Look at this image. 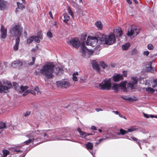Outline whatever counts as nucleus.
<instances>
[{
    "label": "nucleus",
    "instance_id": "28",
    "mask_svg": "<svg viewBox=\"0 0 157 157\" xmlns=\"http://www.w3.org/2000/svg\"><path fill=\"white\" fill-rule=\"evenodd\" d=\"M96 26L99 29L102 30L103 27V25L101 22L100 21H97L95 23Z\"/></svg>",
    "mask_w": 157,
    "mask_h": 157
},
{
    "label": "nucleus",
    "instance_id": "44",
    "mask_svg": "<svg viewBox=\"0 0 157 157\" xmlns=\"http://www.w3.org/2000/svg\"><path fill=\"white\" fill-rule=\"evenodd\" d=\"M121 97L123 99H125L127 100H131V98L129 97H128L126 96H121Z\"/></svg>",
    "mask_w": 157,
    "mask_h": 157
},
{
    "label": "nucleus",
    "instance_id": "29",
    "mask_svg": "<svg viewBox=\"0 0 157 157\" xmlns=\"http://www.w3.org/2000/svg\"><path fill=\"white\" fill-rule=\"evenodd\" d=\"M79 74L78 72H76L73 74L72 79L73 81H78L77 76Z\"/></svg>",
    "mask_w": 157,
    "mask_h": 157
},
{
    "label": "nucleus",
    "instance_id": "60",
    "mask_svg": "<svg viewBox=\"0 0 157 157\" xmlns=\"http://www.w3.org/2000/svg\"><path fill=\"white\" fill-rule=\"evenodd\" d=\"M127 2L129 4H131L132 2L131 0H126Z\"/></svg>",
    "mask_w": 157,
    "mask_h": 157
},
{
    "label": "nucleus",
    "instance_id": "10",
    "mask_svg": "<svg viewBox=\"0 0 157 157\" xmlns=\"http://www.w3.org/2000/svg\"><path fill=\"white\" fill-rule=\"evenodd\" d=\"M56 83L57 86L59 87H63L66 88L69 87L70 86L69 82L66 80H63L57 81Z\"/></svg>",
    "mask_w": 157,
    "mask_h": 157
},
{
    "label": "nucleus",
    "instance_id": "62",
    "mask_svg": "<svg viewBox=\"0 0 157 157\" xmlns=\"http://www.w3.org/2000/svg\"><path fill=\"white\" fill-rule=\"evenodd\" d=\"M24 36L25 37H27V32L26 31H24Z\"/></svg>",
    "mask_w": 157,
    "mask_h": 157
},
{
    "label": "nucleus",
    "instance_id": "7",
    "mask_svg": "<svg viewBox=\"0 0 157 157\" xmlns=\"http://www.w3.org/2000/svg\"><path fill=\"white\" fill-rule=\"evenodd\" d=\"M81 44L80 52L82 56H85L86 53L89 55H92L93 53V51L92 50L88 49L86 48L84 42H82Z\"/></svg>",
    "mask_w": 157,
    "mask_h": 157
},
{
    "label": "nucleus",
    "instance_id": "45",
    "mask_svg": "<svg viewBox=\"0 0 157 157\" xmlns=\"http://www.w3.org/2000/svg\"><path fill=\"white\" fill-rule=\"evenodd\" d=\"M137 50L135 49H134L132 51V52H131V54L132 55H136V54H137Z\"/></svg>",
    "mask_w": 157,
    "mask_h": 157
},
{
    "label": "nucleus",
    "instance_id": "51",
    "mask_svg": "<svg viewBox=\"0 0 157 157\" xmlns=\"http://www.w3.org/2000/svg\"><path fill=\"white\" fill-rule=\"evenodd\" d=\"M149 53V52L148 51H144L143 52V54L144 55L146 56H148Z\"/></svg>",
    "mask_w": 157,
    "mask_h": 157
},
{
    "label": "nucleus",
    "instance_id": "32",
    "mask_svg": "<svg viewBox=\"0 0 157 157\" xmlns=\"http://www.w3.org/2000/svg\"><path fill=\"white\" fill-rule=\"evenodd\" d=\"M56 71L55 72V73L56 74L62 73L63 71L62 68L59 67H56Z\"/></svg>",
    "mask_w": 157,
    "mask_h": 157
},
{
    "label": "nucleus",
    "instance_id": "5",
    "mask_svg": "<svg viewBox=\"0 0 157 157\" xmlns=\"http://www.w3.org/2000/svg\"><path fill=\"white\" fill-rule=\"evenodd\" d=\"M111 80L110 79H105L98 85V88L101 90H109L111 88Z\"/></svg>",
    "mask_w": 157,
    "mask_h": 157
},
{
    "label": "nucleus",
    "instance_id": "38",
    "mask_svg": "<svg viewBox=\"0 0 157 157\" xmlns=\"http://www.w3.org/2000/svg\"><path fill=\"white\" fill-rule=\"evenodd\" d=\"M34 90L36 92L37 94L38 95H40L41 94V92L40 90L39 89L38 86H36L34 89Z\"/></svg>",
    "mask_w": 157,
    "mask_h": 157
},
{
    "label": "nucleus",
    "instance_id": "15",
    "mask_svg": "<svg viewBox=\"0 0 157 157\" xmlns=\"http://www.w3.org/2000/svg\"><path fill=\"white\" fill-rule=\"evenodd\" d=\"M34 40L37 43L40 42V39H42V34L41 32H39L36 34V36H33Z\"/></svg>",
    "mask_w": 157,
    "mask_h": 157
},
{
    "label": "nucleus",
    "instance_id": "31",
    "mask_svg": "<svg viewBox=\"0 0 157 157\" xmlns=\"http://www.w3.org/2000/svg\"><path fill=\"white\" fill-rule=\"evenodd\" d=\"M86 148L91 150L93 149V145L92 143L88 142L86 145Z\"/></svg>",
    "mask_w": 157,
    "mask_h": 157
},
{
    "label": "nucleus",
    "instance_id": "43",
    "mask_svg": "<svg viewBox=\"0 0 157 157\" xmlns=\"http://www.w3.org/2000/svg\"><path fill=\"white\" fill-rule=\"evenodd\" d=\"M47 35L49 38H51L52 37V33L50 31H48L47 33Z\"/></svg>",
    "mask_w": 157,
    "mask_h": 157
},
{
    "label": "nucleus",
    "instance_id": "49",
    "mask_svg": "<svg viewBox=\"0 0 157 157\" xmlns=\"http://www.w3.org/2000/svg\"><path fill=\"white\" fill-rule=\"evenodd\" d=\"M30 112L29 111H27L26 113H24L23 115L24 116L27 117L30 115Z\"/></svg>",
    "mask_w": 157,
    "mask_h": 157
},
{
    "label": "nucleus",
    "instance_id": "52",
    "mask_svg": "<svg viewBox=\"0 0 157 157\" xmlns=\"http://www.w3.org/2000/svg\"><path fill=\"white\" fill-rule=\"evenodd\" d=\"M112 112H113V113H115L116 114L118 115H119V114H120V113H119V112L117 111H112Z\"/></svg>",
    "mask_w": 157,
    "mask_h": 157
},
{
    "label": "nucleus",
    "instance_id": "33",
    "mask_svg": "<svg viewBox=\"0 0 157 157\" xmlns=\"http://www.w3.org/2000/svg\"><path fill=\"white\" fill-rule=\"evenodd\" d=\"M34 40L33 36H32L29 37L27 39V43L28 44H30Z\"/></svg>",
    "mask_w": 157,
    "mask_h": 157
},
{
    "label": "nucleus",
    "instance_id": "48",
    "mask_svg": "<svg viewBox=\"0 0 157 157\" xmlns=\"http://www.w3.org/2000/svg\"><path fill=\"white\" fill-rule=\"evenodd\" d=\"M32 62H30L29 64L30 65H33L35 63V57H32Z\"/></svg>",
    "mask_w": 157,
    "mask_h": 157
},
{
    "label": "nucleus",
    "instance_id": "42",
    "mask_svg": "<svg viewBox=\"0 0 157 157\" xmlns=\"http://www.w3.org/2000/svg\"><path fill=\"white\" fill-rule=\"evenodd\" d=\"M2 153L3 156L4 157H6L9 154V152L6 150H4L2 151Z\"/></svg>",
    "mask_w": 157,
    "mask_h": 157
},
{
    "label": "nucleus",
    "instance_id": "14",
    "mask_svg": "<svg viewBox=\"0 0 157 157\" xmlns=\"http://www.w3.org/2000/svg\"><path fill=\"white\" fill-rule=\"evenodd\" d=\"M152 63V61H150L147 62L146 65V70L147 71L154 73L155 71V68L152 67L151 66V65Z\"/></svg>",
    "mask_w": 157,
    "mask_h": 157
},
{
    "label": "nucleus",
    "instance_id": "50",
    "mask_svg": "<svg viewBox=\"0 0 157 157\" xmlns=\"http://www.w3.org/2000/svg\"><path fill=\"white\" fill-rule=\"evenodd\" d=\"M83 135L82 136H84V137H86L87 136H88L91 135V134H90L87 133H86L85 132H83Z\"/></svg>",
    "mask_w": 157,
    "mask_h": 157
},
{
    "label": "nucleus",
    "instance_id": "53",
    "mask_svg": "<svg viewBox=\"0 0 157 157\" xmlns=\"http://www.w3.org/2000/svg\"><path fill=\"white\" fill-rule=\"evenodd\" d=\"M48 14L51 18L52 19H53V17L51 11H49V12Z\"/></svg>",
    "mask_w": 157,
    "mask_h": 157
},
{
    "label": "nucleus",
    "instance_id": "47",
    "mask_svg": "<svg viewBox=\"0 0 157 157\" xmlns=\"http://www.w3.org/2000/svg\"><path fill=\"white\" fill-rule=\"evenodd\" d=\"M77 131H78L79 132L80 135L81 136H83V132H82L81 129L79 128H77Z\"/></svg>",
    "mask_w": 157,
    "mask_h": 157
},
{
    "label": "nucleus",
    "instance_id": "40",
    "mask_svg": "<svg viewBox=\"0 0 157 157\" xmlns=\"http://www.w3.org/2000/svg\"><path fill=\"white\" fill-rule=\"evenodd\" d=\"M100 65H101V67L103 69H106L107 68V65L104 63L103 62H100Z\"/></svg>",
    "mask_w": 157,
    "mask_h": 157
},
{
    "label": "nucleus",
    "instance_id": "46",
    "mask_svg": "<svg viewBox=\"0 0 157 157\" xmlns=\"http://www.w3.org/2000/svg\"><path fill=\"white\" fill-rule=\"evenodd\" d=\"M147 48L148 49L151 50L153 49L154 47L152 44H149L147 46Z\"/></svg>",
    "mask_w": 157,
    "mask_h": 157
},
{
    "label": "nucleus",
    "instance_id": "30",
    "mask_svg": "<svg viewBox=\"0 0 157 157\" xmlns=\"http://www.w3.org/2000/svg\"><path fill=\"white\" fill-rule=\"evenodd\" d=\"M130 46V45L129 43H127L122 45V48L123 50H126Z\"/></svg>",
    "mask_w": 157,
    "mask_h": 157
},
{
    "label": "nucleus",
    "instance_id": "25",
    "mask_svg": "<svg viewBox=\"0 0 157 157\" xmlns=\"http://www.w3.org/2000/svg\"><path fill=\"white\" fill-rule=\"evenodd\" d=\"M17 8L16 9V12L19 11V9H21V10H22L25 8L24 6L22 3L17 2Z\"/></svg>",
    "mask_w": 157,
    "mask_h": 157
},
{
    "label": "nucleus",
    "instance_id": "21",
    "mask_svg": "<svg viewBox=\"0 0 157 157\" xmlns=\"http://www.w3.org/2000/svg\"><path fill=\"white\" fill-rule=\"evenodd\" d=\"M92 67L94 69H95L98 71H99V67L98 64L96 62L95 60H93L92 62Z\"/></svg>",
    "mask_w": 157,
    "mask_h": 157
},
{
    "label": "nucleus",
    "instance_id": "4",
    "mask_svg": "<svg viewBox=\"0 0 157 157\" xmlns=\"http://www.w3.org/2000/svg\"><path fill=\"white\" fill-rule=\"evenodd\" d=\"M22 31V28L19 25H17L12 27L10 30V35L12 36H15L19 38Z\"/></svg>",
    "mask_w": 157,
    "mask_h": 157
},
{
    "label": "nucleus",
    "instance_id": "23",
    "mask_svg": "<svg viewBox=\"0 0 157 157\" xmlns=\"http://www.w3.org/2000/svg\"><path fill=\"white\" fill-rule=\"evenodd\" d=\"M24 92L23 94V96H25L29 93H31V94L34 95H36V92H35L34 90H26Z\"/></svg>",
    "mask_w": 157,
    "mask_h": 157
},
{
    "label": "nucleus",
    "instance_id": "64",
    "mask_svg": "<svg viewBox=\"0 0 157 157\" xmlns=\"http://www.w3.org/2000/svg\"><path fill=\"white\" fill-rule=\"evenodd\" d=\"M15 151L16 152H20L21 151V150L17 149H15Z\"/></svg>",
    "mask_w": 157,
    "mask_h": 157
},
{
    "label": "nucleus",
    "instance_id": "39",
    "mask_svg": "<svg viewBox=\"0 0 157 157\" xmlns=\"http://www.w3.org/2000/svg\"><path fill=\"white\" fill-rule=\"evenodd\" d=\"M68 13L72 16L73 18L74 17V14L73 11L71 9L70 7H68L67 9Z\"/></svg>",
    "mask_w": 157,
    "mask_h": 157
},
{
    "label": "nucleus",
    "instance_id": "17",
    "mask_svg": "<svg viewBox=\"0 0 157 157\" xmlns=\"http://www.w3.org/2000/svg\"><path fill=\"white\" fill-rule=\"evenodd\" d=\"M22 65V62L19 60L14 61L11 64L12 67L15 68H20Z\"/></svg>",
    "mask_w": 157,
    "mask_h": 157
},
{
    "label": "nucleus",
    "instance_id": "1",
    "mask_svg": "<svg viewBox=\"0 0 157 157\" xmlns=\"http://www.w3.org/2000/svg\"><path fill=\"white\" fill-rule=\"evenodd\" d=\"M51 133V131L49 130H37L35 131H31L26 136V137L29 138V139L25 141L24 143L26 145H28L33 142L35 140H36L37 141H41L40 142L47 141L48 140L44 139L43 137L35 138L34 137L37 135H40L41 137H49Z\"/></svg>",
    "mask_w": 157,
    "mask_h": 157
},
{
    "label": "nucleus",
    "instance_id": "41",
    "mask_svg": "<svg viewBox=\"0 0 157 157\" xmlns=\"http://www.w3.org/2000/svg\"><path fill=\"white\" fill-rule=\"evenodd\" d=\"M126 82H121L119 85L120 86V87H121L122 89H123L125 87Z\"/></svg>",
    "mask_w": 157,
    "mask_h": 157
},
{
    "label": "nucleus",
    "instance_id": "55",
    "mask_svg": "<svg viewBox=\"0 0 157 157\" xmlns=\"http://www.w3.org/2000/svg\"><path fill=\"white\" fill-rule=\"evenodd\" d=\"M123 75L125 76L126 77L127 75V72L126 71H123Z\"/></svg>",
    "mask_w": 157,
    "mask_h": 157
},
{
    "label": "nucleus",
    "instance_id": "34",
    "mask_svg": "<svg viewBox=\"0 0 157 157\" xmlns=\"http://www.w3.org/2000/svg\"><path fill=\"white\" fill-rule=\"evenodd\" d=\"M6 128V124L2 122H0V129H3Z\"/></svg>",
    "mask_w": 157,
    "mask_h": 157
},
{
    "label": "nucleus",
    "instance_id": "3",
    "mask_svg": "<svg viewBox=\"0 0 157 157\" xmlns=\"http://www.w3.org/2000/svg\"><path fill=\"white\" fill-rule=\"evenodd\" d=\"M99 34L98 38L101 43L109 45L115 42L116 39L114 35L112 34L109 35L107 37L105 35L100 33Z\"/></svg>",
    "mask_w": 157,
    "mask_h": 157
},
{
    "label": "nucleus",
    "instance_id": "59",
    "mask_svg": "<svg viewBox=\"0 0 157 157\" xmlns=\"http://www.w3.org/2000/svg\"><path fill=\"white\" fill-rule=\"evenodd\" d=\"M95 110L98 112H99L100 111H102V109H100V108L96 109Z\"/></svg>",
    "mask_w": 157,
    "mask_h": 157
},
{
    "label": "nucleus",
    "instance_id": "26",
    "mask_svg": "<svg viewBox=\"0 0 157 157\" xmlns=\"http://www.w3.org/2000/svg\"><path fill=\"white\" fill-rule=\"evenodd\" d=\"M66 136H62L60 137H58L57 136V137H54V136H52L51 137V140H65L64 139V138Z\"/></svg>",
    "mask_w": 157,
    "mask_h": 157
},
{
    "label": "nucleus",
    "instance_id": "61",
    "mask_svg": "<svg viewBox=\"0 0 157 157\" xmlns=\"http://www.w3.org/2000/svg\"><path fill=\"white\" fill-rule=\"evenodd\" d=\"M91 128L92 129V130H95L96 129V127L94 126H93L91 127Z\"/></svg>",
    "mask_w": 157,
    "mask_h": 157
},
{
    "label": "nucleus",
    "instance_id": "11",
    "mask_svg": "<svg viewBox=\"0 0 157 157\" xmlns=\"http://www.w3.org/2000/svg\"><path fill=\"white\" fill-rule=\"evenodd\" d=\"M139 33V29L136 28H132L128 30L127 33V35L129 36H132L133 37L136 36Z\"/></svg>",
    "mask_w": 157,
    "mask_h": 157
},
{
    "label": "nucleus",
    "instance_id": "56",
    "mask_svg": "<svg viewBox=\"0 0 157 157\" xmlns=\"http://www.w3.org/2000/svg\"><path fill=\"white\" fill-rule=\"evenodd\" d=\"M131 138L134 141H137L138 140V139L136 138L131 137Z\"/></svg>",
    "mask_w": 157,
    "mask_h": 157
},
{
    "label": "nucleus",
    "instance_id": "54",
    "mask_svg": "<svg viewBox=\"0 0 157 157\" xmlns=\"http://www.w3.org/2000/svg\"><path fill=\"white\" fill-rule=\"evenodd\" d=\"M72 3L73 6H78L77 4L75 2H73Z\"/></svg>",
    "mask_w": 157,
    "mask_h": 157
},
{
    "label": "nucleus",
    "instance_id": "58",
    "mask_svg": "<svg viewBox=\"0 0 157 157\" xmlns=\"http://www.w3.org/2000/svg\"><path fill=\"white\" fill-rule=\"evenodd\" d=\"M119 116L121 117L124 118L125 119H126V117L124 116H123V115H121L120 113L119 114Z\"/></svg>",
    "mask_w": 157,
    "mask_h": 157
},
{
    "label": "nucleus",
    "instance_id": "24",
    "mask_svg": "<svg viewBox=\"0 0 157 157\" xmlns=\"http://www.w3.org/2000/svg\"><path fill=\"white\" fill-rule=\"evenodd\" d=\"M20 42L19 38L17 37L16 40V43L14 46V51H17L19 47V45Z\"/></svg>",
    "mask_w": 157,
    "mask_h": 157
},
{
    "label": "nucleus",
    "instance_id": "18",
    "mask_svg": "<svg viewBox=\"0 0 157 157\" xmlns=\"http://www.w3.org/2000/svg\"><path fill=\"white\" fill-rule=\"evenodd\" d=\"M1 36L3 39L5 38L7 36V30L4 28L3 25H2L1 28Z\"/></svg>",
    "mask_w": 157,
    "mask_h": 157
},
{
    "label": "nucleus",
    "instance_id": "2",
    "mask_svg": "<svg viewBox=\"0 0 157 157\" xmlns=\"http://www.w3.org/2000/svg\"><path fill=\"white\" fill-rule=\"evenodd\" d=\"M55 65L52 63L45 64L40 70V73L45 76L47 78H52L54 75L53 73Z\"/></svg>",
    "mask_w": 157,
    "mask_h": 157
},
{
    "label": "nucleus",
    "instance_id": "6",
    "mask_svg": "<svg viewBox=\"0 0 157 157\" xmlns=\"http://www.w3.org/2000/svg\"><path fill=\"white\" fill-rule=\"evenodd\" d=\"M98 41V39L96 36H89L86 41V44L87 45L94 47L97 45Z\"/></svg>",
    "mask_w": 157,
    "mask_h": 157
},
{
    "label": "nucleus",
    "instance_id": "19",
    "mask_svg": "<svg viewBox=\"0 0 157 157\" xmlns=\"http://www.w3.org/2000/svg\"><path fill=\"white\" fill-rule=\"evenodd\" d=\"M113 78L114 82H117L122 80L123 78V76L122 75L118 74L114 75Z\"/></svg>",
    "mask_w": 157,
    "mask_h": 157
},
{
    "label": "nucleus",
    "instance_id": "13",
    "mask_svg": "<svg viewBox=\"0 0 157 157\" xmlns=\"http://www.w3.org/2000/svg\"><path fill=\"white\" fill-rule=\"evenodd\" d=\"M131 79L133 81L130 82L128 83L127 86L130 87L131 89H134L135 85L137 83L138 78L136 77H132Z\"/></svg>",
    "mask_w": 157,
    "mask_h": 157
},
{
    "label": "nucleus",
    "instance_id": "37",
    "mask_svg": "<svg viewBox=\"0 0 157 157\" xmlns=\"http://www.w3.org/2000/svg\"><path fill=\"white\" fill-rule=\"evenodd\" d=\"M136 130V128L134 127H131L130 128H128L127 130L128 132H131Z\"/></svg>",
    "mask_w": 157,
    "mask_h": 157
},
{
    "label": "nucleus",
    "instance_id": "12",
    "mask_svg": "<svg viewBox=\"0 0 157 157\" xmlns=\"http://www.w3.org/2000/svg\"><path fill=\"white\" fill-rule=\"evenodd\" d=\"M13 86L15 88L16 90L17 89L19 90V92L20 93H22L23 92H24V91L28 88V87L26 86H21V87H20L18 86V84L16 82H14L13 83Z\"/></svg>",
    "mask_w": 157,
    "mask_h": 157
},
{
    "label": "nucleus",
    "instance_id": "9",
    "mask_svg": "<svg viewBox=\"0 0 157 157\" xmlns=\"http://www.w3.org/2000/svg\"><path fill=\"white\" fill-rule=\"evenodd\" d=\"M68 44L76 48H78L80 45L79 39L77 38L71 39L68 42Z\"/></svg>",
    "mask_w": 157,
    "mask_h": 157
},
{
    "label": "nucleus",
    "instance_id": "20",
    "mask_svg": "<svg viewBox=\"0 0 157 157\" xmlns=\"http://www.w3.org/2000/svg\"><path fill=\"white\" fill-rule=\"evenodd\" d=\"M6 7L7 5L6 2L3 0H0V10H2Z\"/></svg>",
    "mask_w": 157,
    "mask_h": 157
},
{
    "label": "nucleus",
    "instance_id": "27",
    "mask_svg": "<svg viewBox=\"0 0 157 157\" xmlns=\"http://www.w3.org/2000/svg\"><path fill=\"white\" fill-rule=\"evenodd\" d=\"M64 19L63 20V21L67 23V22L69 20L70 17L67 13H65L63 14Z\"/></svg>",
    "mask_w": 157,
    "mask_h": 157
},
{
    "label": "nucleus",
    "instance_id": "16",
    "mask_svg": "<svg viewBox=\"0 0 157 157\" xmlns=\"http://www.w3.org/2000/svg\"><path fill=\"white\" fill-rule=\"evenodd\" d=\"M114 33L117 37H120L122 35V31L120 27H116L114 29Z\"/></svg>",
    "mask_w": 157,
    "mask_h": 157
},
{
    "label": "nucleus",
    "instance_id": "63",
    "mask_svg": "<svg viewBox=\"0 0 157 157\" xmlns=\"http://www.w3.org/2000/svg\"><path fill=\"white\" fill-rule=\"evenodd\" d=\"M62 132H67L66 130V129H64V128H63L62 129Z\"/></svg>",
    "mask_w": 157,
    "mask_h": 157
},
{
    "label": "nucleus",
    "instance_id": "22",
    "mask_svg": "<svg viewBox=\"0 0 157 157\" xmlns=\"http://www.w3.org/2000/svg\"><path fill=\"white\" fill-rule=\"evenodd\" d=\"M119 87L120 86L119 85L116 83L113 84L112 86L111 85V88L112 90H114L115 92H117L118 91Z\"/></svg>",
    "mask_w": 157,
    "mask_h": 157
},
{
    "label": "nucleus",
    "instance_id": "36",
    "mask_svg": "<svg viewBox=\"0 0 157 157\" xmlns=\"http://www.w3.org/2000/svg\"><path fill=\"white\" fill-rule=\"evenodd\" d=\"M120 133L118 134V135L121 134L122 135H124L125 134L128 133V132H127V130H124L122 129H121L120 130Z\"/></svg>",
    "mask_w": 157,
    "mask_h": 157
},
{
    "label": "nucleus",
    "instance_id": "8",
    "mask_svg": "<svg viewBox=\"0 0 157 157\" xmlns=\"http://www.w3.org/2000/svg\"><path fill=\"white\" fill-rule=\"evenodd\" d=\"M3 83L5 85H7L8 87L2 85L1 82H0V92L7 93L8 92L9 87H10L11 84L10 82L7 81H4Z\"/></svg>",
    "mask_w": 157,
    "mask_h": 157
},
{
    "label": "nucleus",
    "instance_id": "35",
    "mask_svg": "<svg viewBox=\"0 0 157 157\" xmlns=\"http://www.w3.org/2000/svg\"><path fill=\"white\" fill-rule=\"evenodd\" d=\"M146 90L150 93H153L155 91L154 89L151 87H147L146 88Z\"/></svg>",
    "mask_w": 157,
    "mask_h": 157
},
{
    "label": "nucleus",
    "instance_id": "57",
    "mask_svg": "<svg viewBox=\"0 0 157 157\" xmlns=\"http://www.w3.org/2000/svg\"><path fill=\"white\" fill-rule=\"evenodd\" d=\"M143 114L144 117L146 118H149V115H147L144 113H143Z\"/></svg>",
    "mask_w": 157,
    "mask_h": 157
}]
</instances>
